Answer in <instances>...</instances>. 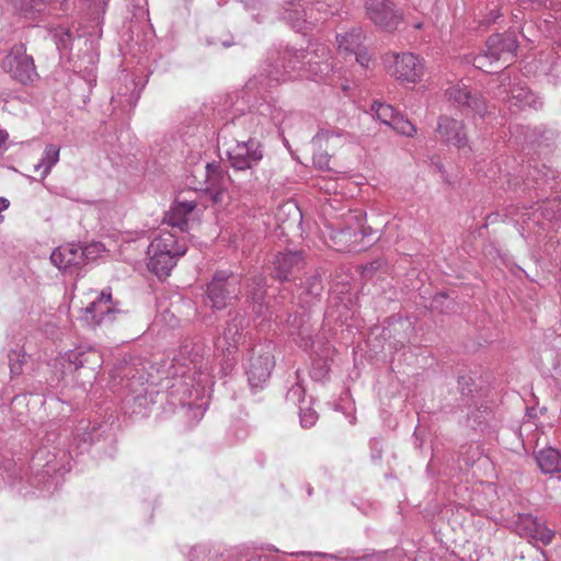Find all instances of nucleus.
I'll use <instances>...</instances> for the list:
<instances>
[{
  "mask_svg": "<svg viewBox=\"0 0 561 561\" xmlns=\"http://www.w3.org/2000/svg\"><path fill=\"white\" fill-rule=\"evenodd\" d=\"M329 53L325 46L312 50L286 48L276 56L271 55L260 75L251 79L247 88L253 89L257 84L268 88L290 79L320 80L332 69V64L327 59Z\"/></svg>",
  "mask_w": 561,
  "mask_h": 561,
  "instance_id": "nucleus-1",
  "label": "nucleus"
},
{
  "mask_svg": "<svg viewBox=\"0 0 561 561\" xmlns=\"http://www.w3.org/2000/svg\"><path fill=\"white\" fill-rule=\"evenodd\" d=\"M187 248L174 232L160 230L148 247V268L159 278L170 275Z\"/></svg>",
  "mask_w": 561,
  "mask_h": 561,
  "instance_id": "nucleus-2",
  "label": "nucleus"
},
{
  "mask_svg": "<svg viewBox=\"0 0 561 561\" xmlns=\"http://www.w3.org/2000/svg\"><path fill=\"white\" fill-rule=\"evenodd\" d=\"M227 157L233 170L229 179L239 187L247 188L255 179L253 168L263 159L260 141L253 136L247 140H237L227 149Z\"/></svg>",
  "mask_w": 561,
  "mask_h": 561,
  "instance_id": "nucleus-3",
  "label": "nucleus"
},
{
  "mask_svg": "<svg viewBox=\"0 0 561 561\" xmlns=\"http://www.w3.org/2000/svg\"><path fill=\"white\" fill-rule=\"evenodd\" d=\"M245 104L244 96L237 95L233 107L236 112H241L239 115L233 113L231 124L234 128H240L244 133L251 135H261L264 129L271 125H278L282 123V112L268 102H260L255 108H249L243 112Z\"/></svg>",
  "mask_w": 561,
  "mask_h": 561,
  "instance_id": "nucleus-4",
  "label": "nucleus"
},
{
  "mask_svg": "<svg viewBox=\"0 0 561 561\" xmlns=\"http://www.w3.org/2000/svg\"><path fill=\"white\" fill-rule=\"evenodd\" d=\"M517 47V37L514 32L494 34L486 41V49L473 58V66L485 72H493V62H511L514 59Z\"/></svg>",
  "mask_w": 561,
  "mask_h": 561,
  "instance_id": "nucleus-5",
  "label": "nucleus"
},
{
  "mask_svg": "<svg viewBox=\"0 0 561 561\" xmlns=\"http://www.w3.org/2000/svg\"><path fill=\"white\" fill-rule=\"evenodd\" d=\"M229 317L221 335L215 341L216 350L226 358L227 368L232 367L236 353L244 344V330L249 325L245 314L241 311L230 312Z\"/></svg>",
  "mask_w": 561,
  "mask_h": 561,
  "instance_id": "nucleus-6",
  "label": "nucleus"
},
{
  "mask_svg": "<svg viewBox=\"0 0 561 561\" xmlns=\"http://www.w3.org/2000/svg\"><path fill=\"white\" fill-rule=\"evenodd\" d=\"M325 4L314 0H288L285 3L283 19L296 32H302L325 19Z\"/></svg>",
  "mask_w": 561,
  "mask_h": 561,
  "instance_id": "nucleus-7",
  "label": "nucleus"
},
{
  "mask_svg": "<svg viewBox=\"0 0 561 561\" xmlns=\"http://www.w3.org/2000/svg\"><path fill=\"white\" fill-rule=\"evenodd\" d=\"M387 72L397 80L416 83L424 73V64L412 53H388L383 56Z\"/></svg>",
  "mask_w": 561,
  "mask_h": 561,
  "instance_id": "nucleus-8",
  "label": "nucleus"
},
{
  "mask_svg": "<svg viewBox=\"0 0 561 561\" xmlns=\"http://www.w3.org/2000/svg\"><path fill=\"white\" fill-rule=\"evenodd\" d=\"M240 293L239 279L227 272H217L207 285V298L211 308L220 310L226 308Z\"/></svg>",
  "mask_w": 561,
  "mask_h": 561,
  "instance_id": "nucleus-9",
  "label": "nucleus"
},
{
  "mask_svg": "<svg viewBox=\"0 0 561 561\" xmlns=\"http://www.w3.org/2000/svg\"><path fill=\"white\" fill-rule=\"evenodd\" d=\"M119 309L113 301L110 288L103 289L83 309L82 320L89 325H101L115 320Z\"/></svg>",
  "mask_w": 561,
  "mask_h": 561,
  "instance_id": "nucleus-10",
  "label": "nucleus"
},
{
  "mask_svg": "<svg viewBox=\"0 0 561 561\" xmlns=\"http://www.w3.org/2000/svg\"><path fill=\"white\" fill-rule=\"evenodd\" d=\"M497 98H501L504 102L510 104V108L523 110L526 106L540 107L542 102L536 96L525 83L518 81L512 84L511 79L504 77L502 83L499 87V91L495 93Z\"/></svg>",
  "mask_w": 561,
  "mask_h": 561,
  "instance_id": "nucleus-11",
  "label": "nucleus"
},
{
  "mask_svg": "<svg viewBox=\"0 0 561 561\" xmlns=\"http://www.w3.org/2000/svg\"><path fill=\"white\" fill-rule=\"evenodd\" d=\"M367 18L378 27L392 32L402 21V13L390 0H366Z\"/></svg>",
  "mask_w": 561,
  "mask_h": 561,
  "instance_id": "nucleus-12",
  "label": "nucleus"
},
{
  "mask_svg": "<svg viewBox=\"0 0 561 561\" xmlns=\"http://www.w3.org/2000/svg\"><path fill=\"white\" fill-rule=\"evenodd\" d=\"M515 531L522 538L528 541L539 542L543 546L551 543L554 538V531L551 530L545 522L530 514H519L515 522Z\"/></svg>",
  "mask_w": 561,
  "mask_h": 561,
  "instance_id": "nucleus-13",
  "label": "nucleus"
},
{
  "mask_svg": "<svg viewBox=\"0 0 561 561\" xmlns=\"http://www.w3.org/2000/svg\"><path fill=\"white\" fill-rule=\"evenodd\" d=\"M445 95L448 101L454 102L460 107L470 110L481 118L485 117L489 113L484 98L478 92L472 93L463 82H457L450 85L445 91Z\"/></svg>",
  "mask_w": 561,
  "mask_h": 561,
  "instance_id": "nucleus-14",
  "label": "nucleus"
},
{
  "mask_svg": "<svg viewBox=\"0 0 561 561\" xmlns=\"http://www.w3.org/2000/svg\"><path fill=\"white\" fill-rule=\"evenodd\" d=\"M274 367V358L270 350H253L247 368L249 383L252 388H261L270 378Z\"/></svg>",
  "mask_w": 561,
  "mask_h": 561,
  "instance_id": "nucleus-15",
  "label": "nucleus"
},
{
  "mask_svg": "<svg viewBox=\"0 0 561 561\" xmlns=\"http://www.w3.org/2000/svg\"><path fill=\"white\" fill-rule=\"evenodd\" d=\"M304 267L305 259L301 252H279L273 261V276L279 282L296 280Z\"/></svg>",
  "mask_w": 561,
  "mask_h": 561,
  "instance_id": "nucleus-16",
  "label": "nucleus"
},
{
  "mask_svg": "<svg viewBox=\"0 0 561 561\" xmlns=\"http://www.w3.org/2000/svg\"><path fill=\"white\" fill-rule=\"evenodd\" d=\"M51 263L64 273L72 274L85 262V251L75 243L56 248L50 254Z\"/></svg>",
  "mask_w": 561,
  "mask_h": 561,
  "instance_id": "nucleus-17",
  "label": "nucleus"
},
{
  "mask_svg": "<svg viewBox=\"0 0 561 561\" xmlns=\"http://www.w3.org/2000/svg\"><path fill=\"white\" fill-rule=\"evenodd\" d=\"M187 193H181L164 216V222L180 232H185L188 229V222L193 219L196 208L195 201L186 197Z\"/></svg>",
  "mask_w": 561,
  "mask_h": 561,
  "instance_id": "nucleus-18",
  "label": "nucleus"
},
{
  "mask_svg": "<svg viewBox=\"0 0 561 561\" xmlns=\"http://www.w3.org/2000/svg\"><path fill=\"white\" fill-rule=\"evenodd\" d=\"M10 70L12 77L20 83L26 85L35 81L38 77L31 55L25 53L24 45H18L12 48L10 59Z\"/></svg>",
  "mask_w": 561,
  "mask_h": 561,
  "instance_id": "nucleus-19",
  "label": "nucleus"
},
{
  "mask_svg": "<svg viewBox=\"0 0 561 561\" xmlns=\"http://www.w3.org/2000/svg\"><path fill=\"white\" fill-rule=\"evenodd\" d=\"M442 141L461 149L467 146L463 124L448 116H440L436 129Z\"/></svg>",
  "mask_w": 561,
  "mask_h": 561,
  "instance_id": "nucleus-20",
  "label": "nucleus"
},
{
  "mask_svg": "<svg viewBox=\"0 0 561 561\" xmlns=\"http://www.w3.org/2000/svg\"><path fill=\"white\" fill-rule=\"evenodd\" d=\"M121 378V382L126 379L124 388H126L129 392V396L134 401L147 400L146 397L142 396L146 392L145 388V377L142 374H139L133 366L126 365L122 368H118L116 371V376Z\"/></svg>",
  "mask_w": 561,
  "mask_h": 561,
  "instance_id": "nucleus-21",
  "label": "nucleus"
},
{
  "mask_svg": "<svg viewBox=\"0 0 561 561\" xmlns=\"http://www.w3.org/2000/svg\"><path fill=\"white\" fill-rule=\"evenodd\" d=\"M205 169L207 186L203 191L214 204H220L226 195V190L219 183V180L222 179L221 171L215 163H207Z\"/></svg>",
  "mask_w": 561,
  "mask_h": 561,
  "instance_id": "nucleus-22",
  "label": "nucleus"
},
{
  "mask_svg": "<svg viewBox=\"0 0 561 561\" xmlns=\"http://www.w3.org/2000/svg\"><path fill=\"white\" fill-rule=\"evenodd\" d=\"M249 298L253 304V312L257 317H267V314H271L268 307L264 304L265 278L263 276H256L252 279L249 289Z\"/></svg>",
  "mask_w": 561,
  "mask_h": 561,
  "instance_id": "nucleus-23",
  "label": "nucleus"
},
{
  "mask_svg": "<svg viewBox=\"0 0 561 561\" xmlns=\"http://www.w3.org/2000/svg\"><path fill=\"white\" fill-rule=\"evenodd\" d=\"M363 31L362 28H353L345 34L336 35L337 51L340 55L353 56V54L363 46Z\"/></svg>",
  "mask_w": 561,
  "mask_h": 561,
  "instance_id": "nucleus-24",
  "label": "nucleus"
},
{
  "mask_svg": "<svg viewBox=\"0 0 561 561\" xmlns=\"http://www.w3.org/2000/svg\"><path fill=\"white\" fill-rule=\"evenodd\" d=\"M536 461L543 473L561 472V453L552 447L543 448L536 455Z\"/></svg>",
  "mask_w": 561,
  "mask_h": 561,
  "instance_id": "nucleus-25",
  "label": "nucleus"
},
{
  "mask_svg": "<svg viewBox=\"0 0 561 561\" xmlns=\"http://www.w3.org/2000/svg\"><path fill=\"white\" fill-rule=\"evenodd\" d=\"M287 322L289 325L288 334L293 337L299 339L300 346L307 347L311 337V330L309 325V318L306 313L289 316Z\"/></svg>",
  "mask_w": 561,
  "mask_h": 561,
  "instance_id": "nucleus-26",
  "label": "nucleus"
},
{
  "mask_svg": "<svg viewBox=\"0 0 561 561\" xmlns=\"http://www.w3.org/2000/svg\"><path fill=\"white\" fill-rule=\"evenodd\" d=\"M59 153L60 148L55 144H49L45 147L39 162L34 165L35 171L41 173L42 179H45L58 163Z\"/></svg>",
  "mask_w": 561,
  "mask_h": 561,
  "instance_id": "nucleus-27",
  "label": "nucleus"
},
{
  "mask_svg": "<svg viewBox=\"0 0 561 561\" xmlns=\"http://www.w3.org/2000/svg\"><path fill=\"white\" fill-rule=\"evenodd\" d=\"M139 96L140 92L136 90V83L134 80H130L128 84L121 88L117 93L112 96V104L114 106L122 107L123 110L134 107L136 106Z\"/></svg>",
  "mask_w": 561,
  "mask_h": 561,
  "instance_id": "nucleus-28",
  "label": "nucleus"
},
{
  "mask_svg": "<svg viewBox=\"0 0 561 561\" xmlns=\"http://www.w3.org/2000/svg\"><path fill=\"white\" fill-rule=\"evenodd\" d=\"M300 299L302 300L304 304H310L308 297L314 299L321 294L323 289V284L320 275L317 272L311 273L309 276L306 277L305 282L300 284Z\"/></svg>",
  "mask_w": 561,
  "mask_h": 561,
  "instance_id": "nucleus-29",
  "label": "nucleus"
},
{
  "mask_svg": "<svg viewBox=\"0 0 561 561\" xmlns=\"http://www.w3.org/2000/svg\"><path fill=\"white\" fill-rule=\"evenodd\" d=\"M98 357L99 354L95 351H83L81 347L69 351L67 353V360L75 367V369L83 367L88 363L94 362L93 359Z\"/></svg>",
  "mask_w": 561,
  "mask_h": 561,
  "instance_id": "nucleus-30",
  "label": "nucleus"
},
{
  "mask_svg": "<svg viewBox=\"0 0 561 561\" xmlns=\"http://www.w3.org/2000/svg\"><path fill=\"white\" fill-rule=\"evenodd\" d=\"M370 111L374 117L389 127L398 114L391 105L377 101L371 104Z\"/></svg>",
  "mask_w": 561,
  "mask_h": 561,
  "instance_id": "nucleus-31",
  "label": "nucleus"
},
{
  "mask_svg": "<svg viewBox=\"0 0 561 561\" xmlns=\"http://www.w3.org/2000/svg\"><path fill=\"white\" fill-rule=\"evenodd\" d=\"M541 215L548 220H559L561 219V199H550L546 201L540 205L535 211L534 216L537 217Z\"/></svg>",
  "mask_w": 561,
  "mask_h": 561,
  "instance_id": "nucleus-32",
  "label": "nucleus"
},
{
  "mask_svg": "<svg viewBox=\"0 0 561 561\" xmlns=\"http://www.w3.org/2000/svg\"><path fill=\"white\" fill-rule=\"evenodd\" d=\"M51 37L60 51L68 50L75 41L73 33L69 28L62 26L55 28L51 32Z\"/></svg>",
  "mask_w": 561,
  "mask_h": 561,
  "instance_id": "nucleus-33",
  "label": "nucleus"
},
{
  "mask_svg": "<svg viewBox=\"0 0 561 561\" xmlns=\"http://www.w3.org/2000/svg\"><path fill=\"white\" fill-rule=\"evenodd\" d=\"M392 129H394L398 134H401L403 136L412 137L416 133V127L404 116L401 114H397L396 118L392 121V124L390 126Z\"/></svg>",
  "mask_w": 561,
  "mask_h": 561,
  "instance_id": "nucleus-34",
  "label": "nucleus"
},
{
  "mask_svg": "<svg viewBox=\"0 0 561 561\" xmlns=\"http://www.w3.org/2000/svg\"><path fill=\"white\" fill-rule=\"evenodd\" d=\"M392 129H394L398 134H401L403 136L412 137L416 133V127L404 116L401 114H397L396 118L392 121V124L390 126Z\"/></svg>",
  "mask_w": 561,
  "mask_h": 561,
  "instance_id": "nucleus-35",
  "label": "nucleus"
},
{
  "mask_svg": "<svg viewBox=\"0 0 561 561\" xmlns=\"http://www.w3.org/2000/svg\"><path fill=\"white\" fill-rule=\"evenodd\" d=\"M300 424L302 427L309 428L313 426L318 420L317 412L310 407L299 408Z\"/></svg>",
  "mask_w": 561,
  "mask_h": 561,
  "instance_id": "nucleus-36",
  "label": "nucleus"
},
{
  "mask_svg": "<svg viewBox=\"0 0 561 561\" xmlns=\"http://www.w3.org/2000/svg\"><path fill=\"white\" fill-rule=\"evenodd\" d=\"M286 400L294 404L302 407L301 404L305 402V389L304 387L297 382L286 393Z\"/></svg>",
  "mask_w": 561,
  "mask_h": 561,
  "instance_id": "nucleus-37",
  "label": "nucleus"
},
{
  "mask_svg": "<svg viewBox=\"0 0 561 561\" xmlns=\"http://www.w3.org/2000/svg\"><path fill=\"white\" fill-rule=\"evenodd\" d=\"M560 1L559 0H519V5L524 9H526L527 7H531V8H549V9H552V10H558V8L560 7Z\"/></svg>",
  "mask_w": 561,
  "mask_h": 561,
  "instance_id": "nucleus-38",
  "label": "nucleus"
},
{
  "mask_svg": "<svg viewBox=\"0 0 561 561\" xmlns=\"http://www.w3.org/2000/svg\"><path fill=\"white\" fill-rule=\"evenodd\" d=\"M344 134L342 131H336L334 129H321L319 130L312 138V145L316 147H322L323 141H329L333 137H342Z\"/></svg>",
  "mask_w": 561,
  "mask_h": 561,
  "instance_id": "nucleus-39",
  "label": "nucleus"
},
{
  "mask_svg": "<svg viewBox=\"0 0 561 561\" xmlns=\"http://www.w3.org/2000/svg\"><path fill=\"white\" fill-rule=\"evenodd\" d=\"M542 168L543 170L535 169L534 174L531 173V176L537 184H548L549 180L553 179V172L545 165Z\"/></svg>",
  "mask_w": 561,
  "mask_h": 561,
  "instance_id": "nucleus-40",
  "label": "nucleus"
},
{
  "mask_svg": "<svg viewBox=\"0 0 561 561\" xmlns=\"http://www.w3.org/2000/svg\"><path fill=\"white\" fill-rule=\"evenodd\" d=\"M13 5L24 12H27L30 10H37L39 11V2L41 0H11Z\"/></svg>",
  "mask_w": 561,
  "mask_h": 561,
  "instance_id": "nucleus-41",
  "label": "nucleus"
},
{
  "mask_svg": "<svg viewBox=\"0 0 561 561\" xmlns=\"http://www.w3.org/2000/svg\"><path fill=\"white\" fill-rule=\"evenodd\" d=\"M313 164L320 170L330 169V156L327 152H318L313 154Z\"/></svg>",
  "mask_w": 561,
  "mask_h": 561,
  "instance_id": "nucleus-42",
  "label": "nucleus"
},
{
  "mask_svg": "<svg viewBox=\"0 0 561 561\" xmlns=\"http://www.w3.org/2000/svg\"><path fill=\"white\" fill-rule=\"evenodd\" d=\"M458 385H459L461 394L463 397L469 396L470 393L473 392V389H472L473 381H472L471 377H468V376L459 377Z\"/></svg>",
  "mask_w": 561,
  "mask_h": 561,
  "instance_id": "nucleus-43",
  "label": "nucleus"
},
{
  "mask_svg": "<svg viewBox=\"0 0 561 561\" xmlns=\"http://www.w3.org/2000/svg\"><path fill=\"white\" fill-rule=\"evenodd\" d=\"M353 56L355 60L363 67L367 68L370 61V56L368 55L366 48L362 46L358 50H356Z\"/></svg>",
  "mask_w": 561,
  "mask_h": 561,
  "instance_id": "nucleus-44",
  "label": "nucleus"
},
{
  "mask_svg": "<svg viewBox=\"0 0 561 561\" xmlns=\"http://www.w3.org/2000/svg\"><path fill=\"white\" fill-rule=\"evenodd\" d=\"M446 300H448L447 295L444 293H439L434 297L432 306L434 309H439L442 312L448 311L450 309L449 305H447L446 308L443 307V304ZM448 304H450V301Z\"/></svg>",
  "mask_w": 561,
  "mask_h": 561,
  "instance_id": "nucleus-45",
  "label": "nucleus"
},
{
  "mask_svg": "<svg viewBox=\"0 0 561 561\" xmlns=\"http://www.w3.org/2000/svg\"><path fill=\"white\" fill-rule=\"evenodd\" d=\"M500 16H501V13L497 10V7L494 5V8L490 9L489 14L481 21V24L489 25L491 23H494Z\"/></svg>",
  "mask_w": 561,
  "mask_h": 561,
  "instance_id": "nucleus-46",
  "label": "nucleus"
},
{
  "mask_svg": "<svg viewBox=\"0 0 561 561\" xmlns=\"http://www.w3.org/2000/svg\"><path fill=\"white\" fill-rule=\"evenodd\" d=\"M9 206L10 202L4 197H0V210H5L9 208Z\"/></svg>",
  "mask_w": 561,
  "mask_h": 561,
  "instance_id": "nucleus-47",
  "label": "nucleus"
},
{
  "mask_svg": "<svg viewBox=\"0 0 561 561\" xmlns=\"http://www.w3.org/2000/svg\"><path fill=\"white\" fill-rule=\"evenodd\" d=\"M8 139V134L3 130H0V149L4 146Z\"/></svg>",
  "mask_w": 561,
  "mask_h": 561,
  "instance_id": "nucleus-48",
  "label": "nucleus"
},
{
  "mask_svg": "<svg viewBox=\"0 0 561 561\" xmlns=\"http://www.w3.org/2000/svg\"><path fill=\"white\" fill-rule=\"evenodd\" d=\"M98 59V54L95 51H91L89 55H88V62L89 64H94Z\"/></svg>",
  "mask_w": 561,
  "mask_h": 561,
  "instance_id": "nucleus-49",
  "label": "nucleus"
},
{
  "mask_svg": "<svg viewBox=\"0 0 561 561\" xmlns=\"http://www.w3.org/2000/svg\"><path fill=\"white\" fill-rule=\"evenodd\" d=\"M554 38H556V42L558 43V45L561 47V26H560V30H556V34L553 35Z\"/></svg>",
  "mask_w": 561,
  "mask_h": 561,
  "instance_id": "nucleus-50",
  "label": "nucleus"
},
{
  "mask_svg": "<svg viewBox=\"0 0 561 561\" xmlns=\"http://www.w3.org/2000/svg\"><path fill=\"white\" fill-rule=\"evenodd\" d=\"M527 216V219H530V214L528 213H524L523 214V217H526ZM531 216L534 217L533 220L538 222L539 220V217H542L541 215H538L537 217L534 216V213L531 214ZM523 221H526V218H523Z\"/></svg>",
  "mask_w": 561,
  "mask_h": 561,
  "instance_id": "nucleus-51",
  "label": "nucleus"
},
{
  "mask_svg": "<svg viewBox=\"0 0 561 561\" xmlns=\"http://www.w3.org/2000/svg\"><path fill=\"white\" fill-rule=\"evenodd\" d=\"M316 554L319 556V557H323V558L336 559V557L334 554H330V553L316 552Z\"/></svg>",
  "mask_w": 561,
  "mask_h": 561,
  "instance_id": "nucleus-52",
  "label": "nucleus"
},
{
  "mask_svg": "<svg viewBox=\"0 0 561 561\" xmlns=\"http://www.w3.org/2000/svg\"><path fill=\"white\" fill-rule=\"evenodd\" d=\"M11 373L12 374H20V366L19 365H15V364H11Z\"/></svg>",
  "mask_w": 561,
  "mask_h": 561,
  "instance_id": "nucleus-53",
  "label": "nucleus"
},
{
  "mask_svg": "<svg viewBox=\"0 0 561 561\" xmlns=\"http://www.w3.org/2000/svg\"><path fill=\"white\" fill-rule=\"evenodd\" d=\"M284 207H288V208H291V209H294V210L298 211V209H297L296 205H294V204H291V203H287V204H285V205H284Z\"/></svg>",
  "mask_w": 561,
  "mask_h": 561,
  "instance_id": "nucleus-54",
  "label": "nucleus"
},
{
  "mask_svg": "<svg viewBox=\"0 0 561 561\" xmlns=\"http://www.w3.org/2000/svg\"><path fill=\"white\" fill-rule=\"evenodd\" d=\"M513 18L517 21L519 19V15L517 13H513Z\"/></svg>",
  "mask_w": 561,
  "mask_h": 561,
  "instance_id": "nucleus-55",
  "label": "nucleus"
},
{
  "mask_svg": "<svg viewBox=\"0 0 561 561\" xmlns=\"http://www.w3.org/2000/svg\"><path fill=\"white\" fill-rule=\"evenodd\" d=\"M89 47H90V49H91V50H93V44H92V42L89 44Z\"/></svg>",
  "mask_w": 561,
  "mask_h": 561,
  "instance_id": "nucleus-56",
  "label": "nucleus"
},
{
  "mask_svg": "<svg viewBox=\"0 0 561 561\" xmlns=\"http://www.w3.org/2000/svg\"><path fill=\"white\" fill-rule=\"evenodd\" d=\"M224 46L229 47L230 44L229 43H224Z\"/></svg>",
  "mask_w": 561,
  "mask_h": 561,
  "instance_id": "nucleus-57",
  "label": "nucleus"
}]
</instances>
